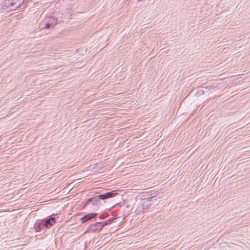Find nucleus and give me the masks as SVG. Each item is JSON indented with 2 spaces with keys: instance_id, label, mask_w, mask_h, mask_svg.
<instances>
[{
  "instance_id": "f257e3e1",
  "label": "nucleus",
  "mask_w": 250,
  "mask_h": 250,
  "mask_svg": "<svg viewBox=\"0 0 250 250\" xmlns=\"http://www.w3.org/2000/svg\"><path fill=\"white\" fill-rule=\"evenodd\" d=\"M54 214L43 219L36 220L34 225V229L36 232L44 233L46 229H50L56 223V218L53 216Z\"/></svg>"
},
{
  "instance_id": "f03ea898",
  "label": "nucleus",
  "mask_w": 250,
  "mask_h": 250,
  "mask_svg": "<svg viewBox=\"0 0 250 250\" xmlns=\"http://www.w3.org/2000/svg\"><path fill=\"white\" fill-rule=\"evenodd\" d=\"M113 180H110V187L112 185L114 184V182H112ZM114 188H110V198H113L115 196H116V200H113L112 202H114V203H112L113 207L110 208V215H112V217H110V223L112 221L118 218V215L114 212V210H112L114 208L116 207H121L123 204H122V201H124L123 199V194L121 192H119L118 190H113Z\"/></svg>"
},
{
  "instance_id": "7ed1b4c3",
  "label": "nucleus",
  "mask_w": 250,
  "mask_h": 250,
  "mask_svg": "<svg viewBox=\"0 0 250 250\" xmlns=\"http://www.w3.org/2000/svg\"><path fill=\"white\" fill-rule=\"evenodd\" d=\"M109 224V219L103 222H97L90 225L89 231L92 232L99 231L102 229L105 225Z\"/></svg>"
},
{
  "instance_id": "20e7f679",
  "label": "nucleus",
  "mask_w": 250,
  "mask_h": 250,
  "mask_svg": "<svg viewBox=\"0 0 250 250\" xmlns=\"http://www.w3.org/2000/svg\"><path fill=\"white\" fill-rule=\"evenodd\" d=\"M97 215V213L93 212L88 213L82 217L81 220L82 221V223H85L89 220H90L92 218H94Z\"/></svg>"
},
{
  "instance_id": "39448f33",
  "label": "nucleus",
  "mask_w": 250,
  "mask_h": 250,
  "mask_svg": "<svg viewBox=\"0 0 250 250\" xmlns=\"http://www.w3.org/2000/svg\"><path fill=\"white\" fill-rule=\"evenodd\" d=\"M100 202L101 201L99 199L97 195H96L93 198L89 199L86 203H87L88 205L91 204L92 205H98L102 204L100 203Z\"/></svg>"
},
{
  "instance_id": "423d86ee",
  "label": "nucleus",
  "mask_w": 250,
  "mask_h": 250,
  "mask_svg": "<svg viewBox=\"0 0 250 250\" xmlns=\"http://www.w3.org/2000/svg\"><path fill=\"white\" fill-rule=\"evenodd\" d=\"M100 200L108 199L109 198V192H107L104 194H101L100 195H97Z\"/></svg>"
},
{
  "instance_id": "0eeeda50",
  "label": "nucleus",
  "mask_w": 250,
  "mask_h": 250,
  "mask_svg": "<svg viewBox=\"0 0 250 250\" xmlns=\"http://www.w3.org/2000/svg\"><path fill=\"white\" fill-rule=\"evenodd\" d=\"M54 27V22L50 23L49 21H48L45 23L44 28L46 29H52Z\"/></svg>"
},
{
  "instance_id": "6e6552de",
  "label": "nucleus",
  "mask_w": 250,
  "mask_h": 250,
  "mask_svg": "<svg viewBox=\"0 0 250 250\" xmlns=\"http://www.w3.org/2000/svg\"><path fill=\"white\" fill-rule=\"evenodd\" d=\"M49 21L50 23L51 22H54V26H55V25L57 24V19H55L53 17H50L49 18Z\"/></svg>"
},
{
  "instance_id": "1a4fd4ad",
  "label": "nucleus",
  "mask_w": 250,
  "mask_h": 250,
  "mask_svg": "<svg viewBox=\"0 0 250 250\" xmlns=\"http://www.w3.org/2000/svg\"><path fill=\"white\" fill-rule=\"evenodd\" d=\"M113 132H112L111 130H110V145L112 143H114V144H116L117 142V140H116L115 141H114V139H111L112 138V136L114 135L113 134H112Z\"/></svg>"
},
{
  "instance_id": "9d476101",
  "label": "nucleus",
  "mask_w": 250,
  "mask_h": 250,
  "mask_svg": "<svg viewBox=\"0 0 250 250\" xmlns=\"http://www.w3.org/2000/svg\"><path fill=\"white\" fill-rule=\"evenodd\" d=\"M116 231V230L113 229V228H110V233H111L112 232H115Z\"/></svg>"
},
{
  "instance_id": "9b49d317",
  "label": "nucleus",
  "mask_w": 250,
  "mask_h": 250,
  "mask_svg": "<svg viewBox=\"0 0 250 250\" xmlns=\"http://www.w3.org/2000/svg\"><path fill=\"white\" fill-rule=\"evenodd\" d=\"M110 123H112V122H111V121H110ZM111 125L110 124V126Z\"/></svg>"
},
{
  "instance_id": "f8f14e48",
  "label": "nucleus",
  "mask_w": 250,
  "mask_h": 250,
  "mask_svg": "<svg viewBox=\"0 0 250 250\" xmlns=\"http://www.w3.org/2000/svg\"><path fill=\"white\" fill-rule=\"evenodd\" d=\"M11 5H13V2L12 3H11L10 4Z\"/></svg>"
},
{
  "instance_id": "ddd939ff",
  "label": "nucleus",
  "mask_w": 250,
  "mask_h": 250,
  "mask_svg": "<svg viewBox=\"0 0 250 250\" xmlns=\"http://www.w3.org/2000/svg\"><path fill=\"white\" fill-rule=\"evenodd\" d=\"M112 118H113L112 117H110V119L111 120V119H112Z\"/></svg>"
},
{
  "instance_id": "4468645a",
  "label": "nucleus",
  "mask_w": 250,
  "mask_h": 250,
  "mask_svg": "<svg viewBox=\"0 0 250 250\" xmlns=\"http://www.w3.org/2000/svg\"><path fill=\"white\" fill-rule=\"evenodd\" d=\"M113 115V114L110 113V115Z\"/></svg>"
}]
</instances>
